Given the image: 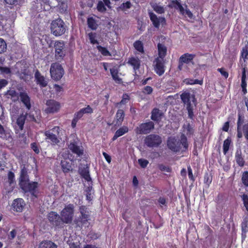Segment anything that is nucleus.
Here are the masks:
<instances>
[{"label":"nucleus","mask_w":248,"mask_h":248,"mask_svg":"<svg viewBox=\"0 0 248 248\" xmlns=\"http://www.w3.org/2000/svg\"><path fill=\"white\" fill-rule=\"evenodd\" d=\"M231 143L230 137H228L224 141L223 144V152L226 155L228 152Z\"/></svg>","instance_id":"79ce46f5"},{"label":"nucleus","mask_w":248,"mask_h":248,"mask_svg":"<svg viewBox=\"0 0 248 248\" xmlns=\"http://www.w3.org/2000/svg\"><path fill=\"white\" fill-rule=\"evenodd\" d=\"M84 115V114H91L93 112V109L90 105H87L86 107L82 108L79 110Z\"/></svg>","instance_id":"5fc2aeb1"},{"label":"nucleus","mask_w":248,"mask_h":248,"mask_svg":"<svg viewBox=\"0 0 248 248\" xmlns=\"http://www.w3.org/2000/svg\"><path fill=\"white\" fill-rule=\"evenodd\" d=\"M132 5L130 1H127L125 2H123L119 7H117V10L118 11H125L127 9H130L132 7Z\"/></svg>","instance_id":"4c0bfd02"},{"label":"nucleus","mask_w":248,"mask_h":248,"mask_svg":"<svg viewBox=\"0 0 248 248\" xmlns=\"http://www.w3.org/2000/svg\"><path fill=\"white\" fill-rule=\"evenodd\" d=\"M157 49L158 56L156 58L164 60L165 57L167 55V47L164 44L158 43L157 44Z\"/></svg>","instance_id":"393cba45"},{"label":"nucleus","mask_w":248,"mask_h":248,"mask_svg":"<svg viewBox=\"0 0 248 248\" xmlns=\"http://www.w3.org/2000/svg\"><path fill=\"white\" fill-rule=\"evenodd\" d=\"M83 114L80 110L75 113L71 122V127L73 128H75L76 127L77 123L83 117Z\"/></svg>","instance_id":"72a5a7b5"},{"label":"nucleus","mask_w":248,"mask_h":248,"mask_svg":"<svg viewBox=\"0 0 248 248\" xmlns=\"http://www.w3.org/2000/svg\"><path fill=\"white\" fill-rule=\"evenodd\" d=\"M138 162L142 168H145L149 164V161L143 158L139 159Z\"/></svg>","instance_id":"052dcab7"},{"label":"nucleus","mask_w":248,"mask_h":248,"mask_svg":"<svg viewBox=\"0 0 248 248\" xmlns=\"http://www.w3.org/2000/svg\"><path fill=\"white\" fill-rule=\"evenodd\" d=\"M30 181V177L28 174V169L25 165L21 166V170L18 178L19 186Z\"/></svg>","instance_id":"dca6fc26"},{"label":"nucleus","mask_w":248,"mask_h":248,"mask_svg":"<svg viewBox=\"0 0 248 248\" xmlns=\"http://www.w3.org/2000/svg\"><path fill=\"white\" fill-rule=\"evenodd\" d=\"M167 145L169 149L173 152H179L181 150L180 145L183 147L181 152L183 153L188 150V143L186 137L184 135H181L180 140L178 141L174 138H170L167 140Z\"/></svg>","instance_id":"f257e3e1"},{"label":"nucleus","mask_w":248,"mask_h":248,"mask_svg":"<svg viewBox=\"0 0 248 248\" xmlns=\"http://www.w3.org/2000/svg\"><path fill=\"white\" fill-rule=\"evenodd\" d=\"M187 171L189 179L192 182H194L195 179L193 175L192 169L190 166L187 167Z\"/></svg>","instance_id":"69168bd1"},{"label":"nucleus","mask_w":248,"mask_h":248,"mask_svg":"<svg viewBox=\"0 0 248 248\" xmlns=\"http://www.w3.org/2000/svg\"><path fill=\"white\" fill-rule=\"evenodd\" d=\"M242 129H243V127H237V129H236L237 138L239 139L242 138L243 136H244V131Z\"/></svg>","instance_id":"774afa93"},{"label":"nucleus","mask_w":248,"mask_h":248,"mask_svg":"<svg viewBox=\"0 0 248 248\" xmlns=\"http://www.w3.org/2000/svg\"><path fill=\"white\" fill-rule=\"evenodd\" d=\"M51 130L56 134H53L50 130L45 131L44 133L46 136L45 140L48 142H50L51 145H55L60 143L59 139H62L60 138L61 129L60 126H55L51 129Z\"/></svg>","instance_id":"7ed1b4c3"},{"label":"nucleus","mask_w":248,"mask_h":248,"mask_svg":"<svg viewBox=\"0 0 248 248\" xmlns=\"http://www.w3.org/2000/svg\"><path fill=\"white\" fill-rule=\"evenodd\" d=\"M7 97L12 100L14 102H17L19 99V94L15 90H9L6 93Z\"/></svg>","instance_id":"cd10ccee"},{"label":"nucleus","mask_w":248,"mask_h":248,"mask_svg":"<svg viewBox=\"0 0 248 248\" xmlns=\"http://www.w3.org/2000/svg\"><path fill=\"white\" fill-rule=\"evenodd\" d=\"M34 77L36 83L38 84L40 87L44 88L47 85V81L45 78L41 75L38 70H37L34 74Z\"/></svg>","instance_id":"6ab92c4d"},{"label":"nucleus","mask_w":248,"mask_h":248,"mask_svg":"<svg viewBox=\"0 0 248 248\" xmlns=\"http://www.w3.org/2000/svg\"><path fill=\"white\" fill-rule=\"evenodd\" d=\"M172 6L176 9L179 10L181 15H185V9L182 4L178 0H172L171 1Z\"/></svg>","instance_id":"e433bc0d"},{"label":"nucleus","mask_w":248,"mask_h":248,"mask_svg":"<svg viewBox=\"0 0 248 248\" xmlns=\"http://www.w3.org/2000/svg\"><path fill=\"white\" fill-rule=\"evenodd\" d=\"M243 204L246 210L248 212V196L247 194H243L242 196Z\"/></svg>","instance_id":"e2e57ef3"},{"label":"nucleus","mask_w":248,"mask_h":248,"mask_svg":"<svg viewBox=\"0 0 248 248\" xmlns=\"http://www.w3.org/2000/svg\"><path fill=\"white\" fill-rule=\"evenodd\" d=\"M130 96L127 93H124L122 96V99L119 103L120 104L124 105L127 103V101L129 100Z\"/></svg>","instance_id":"13d9d810"},{"label":"nucleus","mask_w":248,"mask_h":248,"mask_svg":"<svg viewBox=\"0 0 248 248\" xmlns=\"http://www.w3.org/2000/svg\"><path fill=\"white\" fill-rule=\"evenodd\" d=\"M38 186L39 184L38 182L33 181L30 182V181L19 185L20 188L24 193L29 192L32 196L36 198H37Z\"/></svg>","instance_id":"9b49d317"},{"label":"nucleus","mask_w":248,"mask_h":248,"mask_svg":"<svg viewBox=\"0 0 248 248\" xmlns=\"http://www.w3.org/2000/svg\"><path fill=\"white\" fill-rule=\"evenodd\" d=\"M148 14L150 20L155 28L158 29L160 24L162 25H164L166 24V21L164 17H158L157 16L152 12H149Z\"/></svg>","instance_id":"2eb2a0df"},{"label":"nucleus","mask_w":248,"mask_h":248,"mask_svg":"<svg viewBox=\"0 0 248 248\" xmlns=\"http://www.w3.org/2000/svg\"><path fill=\"white\" fill-rule=\"evenodd\" d=\"M39 248H57V246L50 241H43L39 244Z\"/></svg>","instance_id":"f704fd0d"},{"label":"nucleus","mask_w":248,"mask_h":248,"mask_svg":"<svg viewBox=\"0 0 248 248\" xmlns=\"http://www.w3.org/2000/svg\"><path fill=\"white\" fill-rule=\"evenodd\" d=\"M7 49V44L4 39L0 38V54L4 52Z\"/></svg>","instance_id":"864d4df0"},{"label":"nucleus","mask_w":248,"mask_h":248,"mask_svg":"<svg viewBox=\"0 0 248 248\" xmlns=\"http://www.w3.org/2000/svg\"><path fill=\"white\" fill-rule=\"evenodd\" d=\"M248 45L243 47L241 52V59L248 60Z\"/></svg>","instance_id":"8fccbe9b"},{"label":"nucleus","mask_w":248,"mask_h":248,"mask_svg":"<svg viewBox=\"0 0 248 248\" xmlns=\"http://www.w3.org/2000/svg\"><path fill=\"white\" fill-rule=\"evenodd\" d=\"M127 63L133 67L134 72L137 75V71L139 70L140 66V60L138 58L131 57L129 58Z\"/></svg>","instance_id":"aec40b11"},{"label":"nucleus","mask_w":248,"mask_h":248,"mask_svg":"<svg viewBox=\"0 0 248 248\" xmlns=\"http://www.w3.org/2000/svg\"><path fill=\"white\" fill-rule=\"evenodd\" d=\"M68 147L72 153L78 156H81L84 154V148L82 143L77 137L70 141Z\"/></svg>","instance_id":"1a4fd4ad"},{"label":"nucleus","mask_w":248,"mask_h":248,"mask_svg":"<svg viewBox=\"0 0 248 248\" xmlns=\"http://www.w3.org/2000/svg\"><path fill=\"white\" fill-rule=\"evenodd\" d=\"M195 56L196 55L195 54L186 53L181 55L179 60H180L181 62H183L184 63H188L194 59Z\"/></svg>","instance_id":"2f4dec72"},{"label":"nucleus","mask_w":248,"mask_h":248,"mask_svg":"<svg viewBox=\"0 0 248 248\" xmlns=\"http://www.w3.org/2000/svg\"><path fill=\"white\" fill-rule=\"evenodd\" d=\"M247 60L240 59L239 62L242 68V75H246L248 66Z\"/></svg>","instance_id":"49530a36"},{"label":"nucleus","mask_w":248,"mask_h":248,"mask_svg":"<svg viewBox=\"0 0 248 248\" xmlns=\"http://www.w3.org/2000/svg\"><path fill=\"white\" fill-rule=\"evenodd\" d=\"M181 99L183 102L186 105L188 117L191 119H193V108L191 105V101H192L194 103L196 101L194 95L191 94L189 92H185L181 94Z\"/></svg>","instance_id":"20e7f679"},{"label":"nucleus","mask_w":248,"mask_h":248,"mask_svg":"<svg viewBox=\"0 0 248 248\" xmlns=\"http://www.w3.org/2000/svg\"><path fill=\"white\" fill-rule=\"evenodd\" d=\"M31 148L36 154H39L40 153V150L39 146L36 142H33L31 144Z\"/></svg>","instance_id":"680f3d73"},{"label":"nucleus","mask_w":248,"mask_h":248,"mask_svg":"<svg viewBox=\"0 0 248 248\" xmlns=\"http://www.w3.org/2000/svg\"><path fill=\"white\" fill-rule=\"evenodd\" d=\"M183 127L186 129V134L187 136H190L193 134L194 132V129L189 123L187 124L186 125H184Z\"/></svg>","instance_id":"09e8293b"},{"label":"nucleus","mask_w":248,"mask_h":248,"mask_svg":"<svg viewBox=\"0 0 248 248\" xmlns=\"http://www.w3.org/2000/svg\"><path fill=\"white\" fill-rule=\"evenodd\" d=\"M244 117L242 116L241 114H238V119L237 121V127H242L244 126Z\"/></svg>","instance_id":"603ef678"},{"label":"nucleus","mask_w":248,"mask_h":248,"mask_svg":"<svg viewBox=\"0 0 248 248\" xmlns=\"http://www.w3.org/2000/svg\"><path fill=\"white\" fill-rule=\"evenodd\" d=\"M8 178L10 184H12L15 180V174L11 171H9L8 173Z\"/></svg>","instance_id":"338daca9"},{"label":"nucleus","mask_w":248,"mask_h":248,"mask_svg":"<svg viewBox=\"0 0 248 248\" xmlns=\"http://www.w3.org/2000/svg\"><path fill=\"white\" fill-rule=\"evenodd\" d=\"M213 176L211 173L206 172L204 175V183L208 186H210L212 182Z\"/></svg>","instance_id":"c03bdc74"},{"label":"nucleus","mask_w":248,"mask_h":248,"mask_svg":"<svg viewBox=\"0 0 248 248\" xmlns=\"http://www.w3.org/2000/svg\"><path fill=\"white\" fill-rule=\"evenodd\" d=\"M235 160L236 164L241 167H244L245 165V161L240 149H237L235 152Z\"/></svg>","instance_id":"5701e85b"},{"label":"nucleus","mask_w":248,"mask_h":248,"mask_svg":"<svg viewBox=\"0 0 248 248\" xmlns=\"http://www.w3.org/2000/svg\"><path fill=\"white\" fill-rule=\"evenodd\" d=\"M66 28L65 23L60 18L52 20L50 25L51 31L55 36H60L63 34L66 30Z\"/></svg>","instance_id":"f03ea898"},{"label":"nucleus","mask_w":248,"mask_h":248,"mask_svg":"<svg viewBox=\"0 0 248 248\" xmlns=\"http://www.w3.org/2000/svg\"><path fill=\"white\" fill-rule=\"evenodd\" d=\"M165 60L155 58L154 61V70L159 76L164 74L165 71Z\"/></svg>","instance_id":"4468645a"},{"label":"nucleus","mask_w":248,"mask_h":248,"mask_svg":"<svg viewBox=\"0 0 248 248\" xmlns=\"http://www.w3.org/2000/svg\"><path fill=\"white\" fill-rule=\"evenodd\" d=\"M79 172L81 176L86 181H92V178L90 175L89 169L88 166L83 167L79 170Z\"/></svg>","instance_id":"bb28decb"},{"label":"nucleus","mask_w":248,"mask_h":248,"mask_svg":"<svg viewBox=\"0 0 248 248\" xmlns=\"http://www.w3.org/2000/svg\"><path fill=\"white\" fill-rule=\"evenodd\" d=\"M133 46L135 49L140 53H144V46L142 42L141 41H136L134 44Z\"/></svg>","instance_id":"58836bf2"},{"label":"nucleus","mask_w":248,"mask_h":248,"mask_svg":"<svg viewBox=\"0 0 248 248\" xmlns=\"http://www.w3.org/2000/svg\"><path fill=\"white\" fill-rule=\"evenodd\" d=\"M0 74L4 78L10 77L12 70L9 67L0 66Z\"/></svg>","instance_id":"c9c22d12"},{"label":"nucleus","mask_w":248,"mask_h":248,"mask_svg":"<svg viewBox=\"0 0 248 248\" xmlns=\"http://www.w3.org/2000/svg\"><path fill=\"white\" fill-rule=\"evenodd\" d=\"M61 167L62 171L64 173H67L72 170V162L67 159H64L61 161Z\"/></svg>","instance_id":"a878e982"},{"label":"nucleus","mask_w":248,"mask_h":248,"mask_svg":"<svg viewBox=\"0 0 248 248\" xmlns=\"http://www.w3.org/2000/svg\"><path fill=\"white\" fill-rule=\"evenodd\" d=\"M73 204L69 203L66 205L60 213L61 217L64 224H71L72 222L75 211Z\"/></svg>","instance_id":"39448f33"},{"label":"nucleus","mask_w":248,"mask_h":248,"mask_svg":"<svg viewBox=\"0 0 248 248\" xmlns=\"http://www.w3.org/2000/svg\"><path fill=\"white\" fill-rule=\"evenodd\" d=\"M47 219L50 224L54 228L62 229L64 227V223L60 216L57 212L51 211L48 213Z\"/></svg>","instance_id":"9d476101"},{"label":"nucleus","mask_w":248,"mask_h":248,"mask_svg":"<svg viewBox=\"0 0 248 248\" xmlns=\"http://www.w3.org/2000/svg\"><path fill=\"white\" fill-rule=\"evenodd\" d=\"M153 91V88L149 86H146L143 88L142 92L145 94H151Z\"/></svg>","instance_id":"bf43d9fd"},{"label":"nucleus","mask_w":248,"mask_h":248,"mask_svg":"<svg viewBox=\"0 0 248 248\" xmlns=\"http://www.w3.org/2000/svg\"><path fill=\"white\" fill-rule=\"evenodd\" d=\"M50 74L51 78L55 80H60L64 74V70L62 65L59 62H53L51 64Z\"/></svg>","instance_id":"423d86ee"},{"label":"nucleus","mask_w":248,"mask_h":248,"mask_svg":"<svg viewBox=\"0 0 248 248\" xmlns=\"http://www.w3.org/2000/svg\"><path fill=\"white\" fill-rule=\"evenodd\" d=\"M55 58L58 62H62L65 56V47L63 41L57 40L54 43Z\"/></svg>","instance_id":"6e6552de"},{"label":"nucleus","mask_w":248,"mask_h":248,"mask_svg":"<svg viewBox=\"0 0 248 248\" xmlns=\"http://www.w3.org/2000/svg\"><path fill=\"white\" fill-rule=\"evenodd\" d=\"M162 114L158 108H154L151 112V119L155 122H159L161 119Z\"/></svg>","instance_id":"7c9ffc66"},{"label":"nucleus","mask_w":248,"mask_h":248,"mask_svg":"<svg viewBox=\"0 0 248 248\" xmlns=\"http://www.w3.org/2000/svg\"><path fill=\"white\" fill-rule=\"evenodd\" d=\"M26 117L23 115H20L16 120V124L20 130H23Z\"/></svg>","instance_id":"ea45409f"},{"label":"nucleus","mask_w":248,"mask_h":248,"mask_svg":"<svg viewBox=\"0 0 248 248\" xmlns=\"http://www.w3.org/2000/svg\"><path fill=\"white\" fill-rule=\"evenodd\" d=\"M89 39L91 44L93 45L99 44V42L96 39L97 33L94 32H91L88 34Z\"/></svg>","instance_id":"37998d69"},{"label":"nucleus","mask_w":248,"mask_h":248,"mask_svg":"<svg viewBox=\"0 0 248 248\" xmlns=\"http://www.w3.org/2000/svg\"><path fill=\"white\" fill-rule=\"evenodd\" d=\"M244 131V136L247 141H248V123H245L243 129Z\"/></svg>","instance_id":"0e129e2a"},{"label":"nucleus","mask_w":248,"mask_h":248,"mask_svg":"<svg viewBox=\"0 0 248 248\" xmlns=\"http://www.w3.org/2000/svg\"><path fill=\"white\" fill-rule=\"evenodd\" d=\"M159 170L162 171H166L167 172H170L171 169L169 166H166L163 164H159L158 165Z\"/></svg>","instance_id":"6e6d98bb"},{"label":"nucleus","mask_w":248,"mask_h":248,"mask_svg":"<svg viewBox=\"0 0 248 248\" xmlns=\"http://www.w3.org/2000/svg\"><path fill=\"white\" fill-rule=\"evenodd\" d=\"M17 234V230L15 229L11 230L8 233H7V239L9 241H12L15 238Z\"/></svg>","instance_id":"3c124183"},{"label":"nucleus","mask_w":248,"mask_h":248,"mask_svg":"<svg viewBox=\"0 0 248 248\" xmlns=\"http://www.w3.org/2000/svg\"><path fill=\"white\" fill-rule=\"evenodd\" d=\"M110 73L112 79L117 83H122V79L119 76V71L117 68L113 67L110 69Z\"/></svg>","instance_id":"c85d7f7f"},{"label":"nucleus","mask_w":248,"mask_h":248,"mask_svg":"<svg viewBox=\"0 0 248 248\" xmlns=\"http://www.w3.org/2000/svg\"><path fill=\"white\" fill-rule=\"evenodd\" d=\"M106 6H107L109 9H111V6L110 0H103V1H98L96 6V9L98 12L100 13H105L107 11Z\"/></svg>","instance_id":"a211bd4d"},{"label":"nucleus","mask_w":248,"mask_h":248,"mask_svg":"<svg viewBox=\"0 0 248 248\" xmlns=\"http://www.w3.org/2000/svg\"><path fill=\"white\" fill-rule=\"evenodd\" d=\"M19 96L21 102L25 105L28 109L31 108V98L26 92H20Z\"/></svg>","instance_id":"412c9836"},{"label":"nucleus","mask_w":248,"mask_h":248,"mask_svg":"<svg viewBox=\"0 0 248 248\" xmlns=\"http://www.w3.org/2000/svg\"><path fill=\"white\" fill-rule=\"evenodd\" d=\"M162 142V138L158 135L151 134L147 135L144 140V144L149 148H157Z\"/></svg>","instance_id":"0eeeda50"},{"label":"nucleus","mask_w":248,"mask_h":248,"mask_svg":"<svg viewBox=\"0 0 248 248\" xmlns=\"http://www.w3.org/2000/svg\"><path fill=\"white\" fill-rule=\"evenodd\" d=\"M96 48L101 54L104 56H111V53L108 50V49L101 46H97Z\"/></svg>","instance_id":"a19ab883"},{"label":"nucleus","mask_w":248,"mask_h":248,"mask_svg":"<svg viewBox=\"0 0 248 248\" xmlns=\"http://www.w3.org/2000/svg\"><path fill=\"white\" fill-rule=\"evenodd\" d=\"M155 128L154 123L152 121L142 123L135 129L137 134H147Z\"/></svg>","instance_id":"f8f14e48"},{"label":"nucleus","mask_w":248,"mask_h":248,"mask_svg":"<svg viewBox=\"0 0 248 248\" xmlns=\"http://www.w3.org/2000/svg\"><path fill=\"white\" fill-rule=\"evenodd\" d=\"M90 216L88 213L80 214L79 217V219L82 224H86L89 220Z\"/></svg>","instance_id":"de8ad7c7"},{"label":"nucleus","mask_w":248,"mask_h":248,"mask_svg":"<svg viewBox=\"0 0 248 248\" xmlns=\"http://www.w3.org/2000/svg\"><path fill=\"white\" fill-rule=\"evenodd\" d=\"M125 116V113L123 109H119L116 113L114 123L115 122V125L120 126L122 125L124 121Z\"/></svg>","instance_id":"4be33fe9"},{"label":"nucleus","mask_w":248,"mask_h":248,"mask_svg":"<svg viewBox=\"0 0 248 248\" xmlns=\"http://www.w3.org/2000/svg\"><path fill=\"white\" fill-rule=\"evenodd\" d=\"M47 113H54L58 112L61 108L60 103L54 99H49L46 102Z\"/></svg>","instance_id":"ddd939ff"},{"label":"nucleus","mask_w":248,"mask_h":248,"mask_svg":"<svg viewBox=\"0 0 248 248\" xmlns=\"http://www.w3.org/2000/svg\"><path fill=\"white\" fill-rule=\"evenodd\" d=\"M129 131V128L127 126L124 125L120 127L116 131L113 137L112 138V140L114 141L117 140L119 137L123 136L127 133Z\"/></svg>","instance_id":"b1692460"},{"label":"nucleus","mask_w":248,"mask_h":248,"mask_svg":"<svg viewBox=\"0 0 248 248\" xmlns=\"http://www.w3.org/2000/svg\"><path fill=\"white\" fill-rule=\"evenodd\" d=\"M25 205V202L22 198L14 200L12 204V209L14 211L21 212Z\"/></svg>","instance_id":"f3484780"},{"label":"nucleus","mask_w":248,"mask_h":248,"mask_svg":"<svg viewBox=\"0 0 248 248\" xmlns=\"http://www.w3.org/2000/svg\"><path fill=\"white\" fill-rule=\"evenodd\" d=\"M242 239L245 240L246 238V233L248 232V217H245L241 223Z\"/></svg>","instance_id":"c756f323"},{"label":"nucleus","mask_w":248,"mask_h":248,"mask_svg":"<svg viewBox=\"0 0 248 248\" xmlns=\"http://www.w3.org/2000/svg\"><path fill=\"white\" fill-rule=\"evenodd\" d=\"M87 25L89 28L92 30L95 31L98 28V24L95 19L93 17H89L87 20Z\"/></svg>","instance_id":"473e14b6"},{"label":"nucleus","mask_w":248,"mask_h":248,"mask_svg":"<svg viewBox=\"0 0 248 248\" xmlns=\"http://www.w3.org/2000/svg\"><path fill=\"white\" fill-rule=\"evenodd\" d=\"M243 184L246 186H248V171H245L243 172L242 176Z\"/></svg>","instance_id":"4d7b16f0"},{"label":"nucleus","mask_w":248,"mask_h":248,"mask_svg":"<svg viewBox=\"0 0 248 248\" xmlns=\"http://www.w3.org/2000/svg\"><path fill=\"white\" fill-rule=\"evenodd\" d=\"M154 10L157 14H162L165 12V10L163 6L158 5L157 3H153L151 5Z\"/></svg>","instance_id":"a18cd8bd"}]
</instances>
